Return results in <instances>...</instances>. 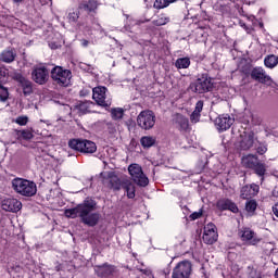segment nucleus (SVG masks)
<instances>
[{
	"label": "nucleus",
	"instance_id": "obj_1",
	"mask_svg": "<svg viewBox=\"0 0 278 278\" xmlns=\"http://www.w3.org/2000/svg\"><path fill=\"white\" fill-rule=\"evenodd\" d=\"M94 210H97V202L87 199L73 208H66L64 215L66 218H80L83 225L87 227H97L101 220V215L99 212H94Z\"/></svg>",
	"mask_w": 278,
	"mask_h": 278
},
{
	"label": "nucleus",
	"instance_id": "obj_2",
	"mask_svg": "<svg viewBox=\"0 0 278 278\" xmlns=\"http://www.w3.org/2000/svg\"><path fill=\"white\" fill-rule=\"evenodd\" d=\"M12 188L21 197H36V192H38L36 182L25 178H14L12 180Z\"/></svg>",
	"mask_w": 278,
	"mask_h": 278
},
{
	"label": "nucleus",
	"instance_id": "obj_3",
	"mask_svg": "<svg viewBox=\"0 0 278 278\" xmlns=\"http://www.w3.org/2000/svg\"><path fill=\"white\" fill-rule=\"evenodd\" d=\"M50 77L56 86H60L61 88H68V86H71V79H73V72L60 65H55L50 71Z\"/></svg>",
	"mask_w": 278,
	"mask_h": 278
},
{
	"label": "nucleus",
	"instance_id": "obj_4",
	"mask_svg": "<svg viewBox=\"0 0 278 278\" xmlns=\"http://www.w3.org/2000/svg\"><path fill=\"white\" fill-rule=\"evenodd\" d=\"M189 89L198 94H205V92H212L214 90V83L210 74H202L194 83H191Z\"/></svg>",
	"mask_w": 278,
	"mask_h": 278
},
{
	"label": "nucleus",
	"instance_id": "obj_5",
	"mask_svg": "<svg viewBox=\"0 0 278 278\" xmlns=\"http://www.w3.org/2000/svg\"><path fill=\"white\" fill-rule=\"evenodd\" d=\"M70 149L78 151L79 153H96L97 143L88 139H71L68 141Z\"/></svg>",
	"mask_w": 278,
	"mask_h": 278
},
{
	"label": "nucleus",
	"instance_id": "obj_6",
	"mask_svg": "<svg viewBox=\"0 0 278 278\" xmlns=\"http://www.w3.org/2000/svg\"><path fill=\"white\" fill-rule=\"evenodd\" d=\"M137 125L144 131L155 127V113L151 110H143L137 116Z\"/></svg>",
	"mask_w": 278,
	"mask_h": 278
},
{
	"label": "nucleus",
	"instance_id": "obj_7",
	"mask_svg": "<svg viewBox=\"0 0 278 278\" xmlns=\"http://www.w3.org/2000/svg\"><path fill=\"white\" fill-rule=\"evenodd\" d=\"M128 173L134 181L140 188H147L149 186V177L142 172V167L138 164H131L128 166Z\"/></svg>",
	"mask_w": 278,
	"mask_h": 278
},
{
	"label": "nucleus",
	"instance_id": "obj_8",
	"mask_svg": "<svg viewBox=\"0 0 278 278\" xmlns=\"http://www.w3.org/2000/svg\"><path fill=\"white\" fill-rule=\"evenodd\" d=\"M92 99L100 108H111L112 99H108V87L98 86L92 89Z\"/></svg>",
	"mask_w": 278,
	"mask_h": 278
},
{
	"label": "nucleus",
	"instance_id": "obj_9",
	"mask_svg": "<svg viewBox=\"0 0 278 278\" xmlns=\"http://www.w3.org/2000/svg\"><path fill=\"white\" fill-rule=\"evenodd\" d=\"M30 75L35 84H38V86H45L49 83L51 72L46 65H36L34 66Z\"/></svg>",
	"mask_w": 278,
	"mask_h": 278
},
{
	"label": "nucleus",
	"instance_id": "obj_10",
	"mask_svg": "<svg viewBox=\"0 0 278 278\" xmlns=\"http://www.w3.org/2000/svg\"><path fill=\"white\" fill-rule=\"evenodd\" d=\"M191 275L192 263L190 261H181L174 267L172 278H190Z\"/></svg>",
	"mask_w": 278,
	"mask_h": 278
},
{
	"label": "nucleus",
	"instance_id": "obj_11",
	"mask_svg": "<svg viewBox=\"0 0 278 278\" xmlns=\"http://www.w3.org/2000/svg\"><path fill=\"white\" fill-rule=\"evenodd\" d=\"M238 236L241 238L242 242H247V244H250L251 247H257V244L262 242V238H258L255 231L249 227L240 229Z\"/></svg>",
	"mask_w": 278,
	"mask_h": 278
},
{
	"label": "nucleus",
	"instance_id": "obj_12",
	"mask_svg": "<svg viewBox=\"0 0 278 278\" xmlns=\"http://www.w3.org/2000/svg\"><path fill=\"white\" fill-rule=\"evenodd\" d=\"M204 244H214L218 240V231H216V225L208 223L204 226V232L202 236Z\"/></svg>",
	"mask_w": 278,
	"mask_h": 278
},
{
	"label": "nucleus",
	"instance_id": "obj_13",
	"mask_svg": "<svg viewBox=\"0 0 278 278\" xmlns=\"http://www.w3.org/2000/svg\"><path fill=\"white\" fill-rule=\"evenodd\" d=\"M216 207L219 212H232V214H238V212H240L238 204L229 198H222L217 200Z\"/></svg>",
	"mask_w": 278,
	"mask_h": 278
},
{
	"label": "nucleus",
	"instance_id": "obj_14",
	"mask_svg": "<svg viewBox=\"0 0 278 278\" xmlns=\"http://www.w3.org/2000/svg\"><path fill=\"white\" fill-rule=\"evenodd\" d=\"M257 194H260V185L254 182L245 185L240 189V199H243V201H249L250 199L257 197Z\"/></svg>",
	"mask_w": 278,
	"mask_h": 278
},
{
	"label": "nucleus",
	"instance_id": "obj_15",
	"mask_svg": "<svg viewBox=\"0 0 278 278\" xmlns=\"http://www.w3.org/2000/svg\"><path fill=\"white\" fill-rule=\"evenodd\" d=\"M1 207L4 212L16 214V212H21L23 208V203L15 198H7L2 200Z\"/></svg>",
	"mask_w": 278,
	"mask_h": 278
},
{
	"label": "nucleus",
	"instance_id": "obj_16",
	"mask_svg": "<svg viewBox=\"0 0 278 278\" xmlns=\"http://www.w3.org/2000/svg\"><path fill=\"white\" fill-rule=\"evenodd\" d=\"M14 79L22 87L24 97L34 94V83L31 80L27 79L23 74H16Z\"/></svg>",
	"mask_w": 278,
	"mask_h": 278
},
{
	"label": "nucleus",
	"instance_id": "obj_17",
	"mask_svg": "<svg viewBox=\"0 0 278 278\" xmlns=\"http://www.w3.org/2000/svg\"><path fill=\"white\" fill-rule=\"evenodd\" d=\"M94 273L97 277L100 278H108L112 277L114 273H116V267L110 263H104L102 265H96L94 267Z\"/></svg>",
	"mask_w": 278,
	"mask_h": 278
},
{
	"label": "nucleus",
	"instance_id": "obj_18",
	"mask_svg": "<svg viewBox=\"0 0 278 278\" xmlns=\"http://www.w3.org/2000/svg\"><path fill=\"white\" fill-rule=\"evenodd\" d=\"M251 79L258 81V84H268L273 81V78L266 74V71L262 66L253 67L251 71Z\"/></svg>",
	"mask_w": 278,
	"mask_h": 278
},
{
	"label": "nucleus",
	"instance_id": "obj_19",
	"mask_svg": "<svg viewBox=\"0 0 278 278\" xmlns=\"http://www.w3.org/2000/svg\"><path fill=\"white\" fill-rule=\"evenodd\" d=\"M231 125H233V118L227 114L219 115L215 119V127L218 131H227L231 128Z\"/></svg>",
	"mask_w": 278,
	"mask_h": 278
},
{
	"label": "nucleus",
	"instance_id": "obj_20",
	"mask_svg": "<svg viewBox=\"0 0 278 278\" xmlns=\"http://www.w3.org/2000/svg\"><path fill=\"white\" fill-rule=\"evenodd\" d=\"M97 8H99L97 0H85L78 4L79 12L85 14H97Z\"/></svg>",
	"mask_w": 278,
	"mask_h": 278
},
{
	"label": "nucleus",
	"instance_id": "obj_21",
	"mask_svg": "<svg viewBox=\"0 0 278 278\" xmlns=\"http://www.w3.org/2000/svg\"><path fill=\"white\" fill-rule=\"evenodd\" d=\"M260 162V157L255 154H248L242 156L241 163L244 166V168H255V165Z\"/></svg>",
	"mask_w": 278,
	"mask_h": 278
},
{
	"label": "nucleus",
	"instance_id": "obj_22",
	"mask_svg": "<svg viewBox=\"0 0 278 278\" xmlns=\"http://www.w3.org/2000/svg\"><path fill=\"white\" fill-rule=\"evenodd\" d=\"M122 189L125 190L128 199H136V185L129 180L122 182Z\"/></svg>",
	"mask_w": 278,
	"mask_h": 278
},
{
	"label": "nucleus",
	"instance_id": "obj_23",
	"mask_svg": "<svg viewBox=\"0 0 278 278\" xmlns=\"http://www.w3.org/2000/svg\"><path fill=\"white\" fill-rule=\"evenodd\" d=\"M255 142V135H253V132L249 134L248 136H245L241 141H240V149L242 151H249V149H251L253 147Z\"/></svg>",
	"mask_w": 278,
	"mask_h": 278
},
{
	"label": "nucleus",
	"instance_id": "obj_24",
	"mask_svg": "<svg viewBox=\"0 0 278 278\" xmlns=\"http://www.w3.org/2000/svg\"><path fill=\"white\" fill-rule=\"evenodd\" d=\"M176 125H178L179 131H188V129H190V119L181 114H178L176 116Z\"/></svg>",
	"mask_w": 278,
	"mask_h": 278
},
{
	"label": "nucleus",
	"instance_id": "obj_25",
	"mask_svg": "<svg viewBox=\"0 0 278 278\" xmlns=\"http://www.w3.org/2000/svg\"><path fill=\"white\" fill-rule=\"evenodd\" d=\"M97 104L92 101H85L77 104L76 109L80 114H89Z\"/></svg>",
	"mask_w": 278,
	"mask_h": 278
},
{
	"label": "nucleus",
	"instance_id": "obj_26",
	"mask_svg": "<svg viewBox=\"0 0 278 278\" xmlns=\"http://www.w3.org/2000/svg\"><path fill=\"white\" fill-rule=\"evenodd\" d=\"M1 62H4L5 64H12L14 60H16V53L12 50H4L2 51L1 55Z\"/></svg>",
	"mask_w": 278,
	"mask_h": 278
},
{
	"label": "nucleus",
	"instance_id": "obj_27",
	"mask_svg": "<svg viewBox=\"0 0 278 278\" xmlns=\"http://www.w3.org/2000/svg\"><path fill=\"white\" fill-rule=\"evenodd\" d=\"M252 170H254L255 175L261 177V181H264V175H266V164L258 161V163L252 167Z\"/></svg>",
	"mask_w": 278,
	"mask_h": 278
},
{
	"label": "nucleus",
	"instance_id": "obj_28",
	"mask_svg": "<svg viewBox=\"0 0 278 278\" xmlns=\"http://www.w3.org/2000/svg\"><path fill=\"white\" fill-rule=\"evenodd\" d=\"M264 64L266 68H275V66L278 64V56L275 54H268L264 59Z\"/></svg>",
	"mask_w": 278,
	"mask_h": 278
},
{
	"label": "nucleus",
	"instance_id": "obj_29",
	"mask_svg": "<svg viewBox=\"0 0 278 278\" xmlns=\"http://www.w3.org/2000/svg\"><path fill=\"white\" fill-rule=\"evenodd\" d=\"M140 144L143 149H151L155 144V138L151 136H143L140 139Z\"/></svg>",
	"mask_w": 278,
	"mask_h": 278
},
{
	"label": "nucleus",
	"instance_id": "obj_30",
	"mask_svg": "<svg viewBox=\"0 0 278 278\" xmlns=\"http://www.w3.org/2000/svg\"><path fill=\"white\" fill-rule=\"evenodd\" d=\"M175 66L178 70L190 68V58L186 56L177 59L175 62Z\"/></svg>",
	"mask_w": 278,
	"mask_h": 278
},
{
	"label": "nucleus",
	"instance_id": "obj_31",
	"mask_svg": "<svg viewBox=\"0 0 278 278\" xmlns=\"http://www.w3.org/2000/svg\"><path fill=\"white\" fill-rule=\"evenodd\" d=\"M109 188L117 192L118 190H121V188H123V182H121V179L118 177H113L109 181Z\"/></svg>",
	"mask_w": 278,
	"mask_h": 278
},
{
	"label": "nucleus",
	"instance_id": "obj_32",
	"mask_svg": "<svg viewBox=\"0 0 278 278\" xmlns=\"http://www.w3.org/2000/svg\"><path fill=\"white\" fill-rule=\"evenodd\" d=\"M177 0H155L153 8L155 10H164V8H168L170 3H175Z\"/></svg>",
	"mask_w": 278,
	"mask_h": 278
},
{
	"label": "nucleus",
	"instance_id": "obj_33",
	"mask_svg": "<svg viewBox=\"0 0 278 278\" xmlns=\"http://www.w3.org/2000/svg\"><path fill=\"white\" fill-rule=\"evenodd\" d=\"M111 116H112L113 121H121V118H123V116H125V110H123L121 108L112 109Z\"/></svg>",
	"mask_w": 278,
	"mask_h": 278
},
{
	"label": "nucleus",
	"instance_id": "obj_34",
	"mask_svg": "<svg viewBox=\"0 0 278 278\" xmlns=\"http://www.w3.org/2000/svg\"><path fill=\"white\" fill-rule=\"evenodd\" d=\"M153 25H155V27H162L164 25H168V23H170V17L161 15L159 18L154 20Z\"/></svg>",
	"mask_w": 278,
	"mask_h": 278
},
{
	"label": "nucleus",
	"instance_id": "obj_35",
	"mask_svg": "<svg viewBox=\"0 0 278 278\" xmlns=\"http://www.w3.org/2000/svg\"><path fill=\"white\" fill-rule=\"evenodd\" d=\"M248 278H262V271L253 266H248Z\"/></svg>",
	"mask_w": 278,
	"mask_h": 278
},
{
	"label": "nucleus",
	"instance_id": "obj_36",
	"mask_svg": "<svg viewBox=\"0 0 278 278\" xmlns=\"http://www.w3.org/2000/svg\"><path fill=\"white\" fill-rule=\"evenodd\" d=\"M81 15V11H79V9H77V11H72L68 13V22L70 23H77V21H79V16Z\"/></svg>",
	"mask_w": 278,
	"mask_h": 278
},
{
	"label": "nucleus",
	"instance_id": "obj_37",
	"mask_svg": "<svg viewBox=\"0 0 278 278\" xmlns=\"http://www.w3.org/2000/svg\"><path fill=\"white\" fill-rule=\"evenodd\" d=\"M8 99H10V92L8 91V88L0 84V101L5 103Z\"/></svg>",
	"mask_w": 278,
	"mask_h": 278
},
{
	"label": "nucleus",
	"instance_id": "obj_38",
	"mask_svg": "<svg viewBox=\"0 0 278 278\" xmlns=\"http://www.w3.org/2000/svg\"><path fill=\"white\" fill-rule=\"evenodd\" d=\"M245 210L249 213L255 212V210H257V201L250 199L248 202H245Z\"/></svg>",
	"mask_w": 278,
	"mask_h": 278
},
{
	"label": "nucleus",
	"instance_id": "obj_39",
	"mask_svg": "<svg viewBox=\"0 0 278 278\" xmlns=\"http://www.w3.org/2000/svg\"><path fill=\"white\" fill-rule=\"evenodd\" d=\"M268 151V146L264 142H258V146L256 147V152L258 155H264Z\"/></svg>",
	"mask_w": 278,
	"mask_h": 278
},
{
	"label": "nucleus",
	"instance_id": "obj_40",
	"mask_svg": "<svg viewBox=\"0 0 278 278\" xmlns=\"http://www.w3.org/2000/svg\"><path fill=\"white\" fill-rule=\"evenodd\" d=\"M105 128L109 134L111 135L116 134V124H114V122H106Z\"/></svg>",
	"mask_w": 278,
	"mask_h": 278
},
{
	"label": "nucleus",
	"instance_id": "obj_41",
	"mask_svg": "<svg viewBox=\"0 0 278 278\" xmlns=\"http://www.w3.org/2000/svg\"><path fill=\"white\" fill-rule=\"evenodd\" d=\"M20 136L23 140H31V138H34V132H31V130H21Z\"/></svg>",
	"mask_w": 278,
	"mask_h": 278
},
{
	"label": "nucleus",
	"instance_id": "obj_42",
	"mask_svg": "<svg viewBox=\"0 0 278 278\" xmlns=\"http://www.w3.org/2000/svg\"><path fill=\"white\" fill-rule=\"evenodd\" d=\"M15 123L17 125H21V126H25L27 125V123H29V118L27 116H18L16 119H15Z\"/></svg>",
	"mask_w": 278,
	"mask_h": 278
},
{
	"label": "nucleus",
	"instance_id": "obj_43",
	"mask_svg": "<svg viewBox=\"0 0 278 278\" xmlns=\"http://www.w3.org/2000/svg\"><path fill=\"white\" fill-rule=\"evenodd\" d=\"M200 118H201V113L197 111H193L190 115L191 123H199Z\"/></svg>",
	"mask_w": 278,
	"mask_h": 278
},
{
	"label": "nucleus",
	"instance_id": "obj_44",
	"mask_svg": "<svg viewBox=\"0 0 278 278\" xmlns=\"http://www.w3.org/2000/svg\"><path fill=\"white\" fill-rule=\"evenodd\" d=\"M201 216H203V210H200L199 212H193L189 218H191L192 220H199V218H201Z\"/></svg>",
	"mask_w": 278,
	"mask_h": 278
},
{
	"label": "nucleus",
	"instance_id": "obj_45",
	"mask_svg": "<svg viewBox=\"0 0 278 278\" xmlns=\"http://www.w3.org/2000/svg\"><path fill=\"white\" fill-rule=\"evenodd\" d=\"M194 112H198L200 114H201V112H203V101L202 100H200L195 103Z\"/></svg>",
	"mask_w": 278,
	"mask_h": 278
},
{
	"label": "nucleus",
	"instance_id": "obj_46",
	"mask_svg": "<svg viewBox=\"0 0 278 278\" xmlns=\"http://www.w3.org/2000/svg\"><path fill=\"white\" fill-rule=\"evenodd\" d=\"M4 77H8V70L5 67H0V81H2Z\"/></svg>",
	"mask_w": 278,
	"mask_h": 278
},
{
	"label": "nucleus",
	"instance_id": "obj_47",
	"mask_svg": "<svg viewBox=\"0 0 278 278\" xmlns=\"http://www.w3.org/2000/svg\"><path fill=\"white\" fill-rule=\"evenodd\" d=\"M88 94H90V90L88 89L80 90V97H88Z\"/></svg>",
	"mask_w": 278,
	"mask_h": 278
},
{
	"label": "nucleus",
	"instance_id": "obj_48",
	"mask_svg": "<svg viewBox=\"0 0 278 278\" xmlns=\"http://www.w3.org/2000/svg\"><path fill=\"white\" fill-rule=\"evenodd\" d=\"M88 45H90V41H88L87 39L81 40V46L83 47H88Z\"/></svg>",
	"mask_w": 278,
	"mask_h": 278
},
{
	"label": "nucleus",
	"instance_id": "obj_49",
	"mask_svg": "<svg viewBox=\"0 0 278 278\" xmlns=\"http://www.w3.org/2000/svg\"><path fill=\"white\" fill-rule=\"evenodd\" d=\"M223 10H224V12H228V11H229V7L224 5V7H223Z\"/></svg>",
	"mask_w": 278,
	"mask_h": 278
},
{
	"label": "nucleus",
	"instance_id": "obj_50",
	"mask_svg": "<svg viewBox=\"0 0 278 278\" xmlns=\"http://www.w3.org/2000/svg\"><path fill=\"white\" fill-rule=\"evenodd\" d=\"M198 27H199L200 29H205V26H201V22L198 23Z\"/></svg>",
	"mask_w": 278,
	"mask_h": 278
},
{
	"label": "nucleus",
	"instance_id": "obj_51",
	"mask_svg": "<svg viewBox=\"0 0 278 278\" xmlns=\"http://www.w3.org/2000/svg\"><path fill=\"white\" fill-rule=\"evenodd\" d=\"M14 3H22L23 0H13Z\"/></svg>",
	"mask_w": 278,
	"mask_h": 278
},
{
	"label": "nucleus",
	"instance_id": "obj_52",
	"mask_svg": "<svg viewBox=\"0 0 278 278\" xmlns=\"http://www.w3.org/2000/svg\"><path fill=\"white\" fill-rule=\"evenodd\" d=\"M275 277L278 278V267H277V269L275 271Z\"/></svg>",
	"mask_w": 278,
	"mask_h": 278
}]
</instances>
